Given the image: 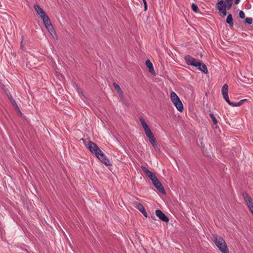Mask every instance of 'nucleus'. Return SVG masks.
I'll return each instance as SVG.
<instances>
[{"label": "nucleus", "instance_id": "f3484780", "mask_svg": "<svg viewBox=\"0 0 253 253\" xmlns=\"http://www.w3.org/2000/svg\"><path fill=\"white\" fill-rule=\"evenodd\" d=\"M146 65L147 66L149 72L154 76L156 75V72L154 70L153 64H146Z\"/></svg>", "mask_w": 253, "mask_h": 253}, {"label": "nucleus", "instance_id": "c756f323", "mask_svg": "<svg viewBox=\"0 0 253 253\" xmlns=\"http://www.w3.org/2000/svg\"><path fill=\"white\" fill-rule=\"evenodd\" d=\"M24 44L23 43V39H22V40L21 42V45H20V48L21 49L23 50L24 49Z\"/></svg>", "mask_w": 253, "mask_h": 253}, {"label": "nucleus", "instance_id": "ddd939ff", "mask_svg": "<svg viewBox=\"0 0 253 253\" xmlns=\"http://www.w3.org/2000/svg\"><path fill=\"white\" fill-rule=\"evenodd\" d=\"M185 60L186 63H201L200 62L198 61L196 59L193 58L191 56L189 55H187L185 56Z\"/></svg>", "mask_w": 253, "mask_h": 253}, {"label": "nucleus", "instance_id": "7c9ffc66", "mask_svg": "<svg viewBox=\"0 0 253 253\" xmlns=\"http://www.w3.org/2000/svg\"><path fill=\"white\" fill-rule=\"evenodd\" d=\"M238 104H239V106H240L243 104V101H242V100H241L240 101L238 102Z\"/></svg>", "mask_w": 253, "mask_h": 253}, {"label": "nucleus", "instance_id": "5701e85b", "mask_svg": "<svg viewBox=\"0 0 253 253\" xmlns=\"http://www.w3.org/2000/svg\"><path fill=\"white\" fill-rule=\"evenodd\" d=\"M191 8L193 11L195 12H198V7L197 5H196L195 3H192L191 5Z\"/></svg>", "mask_w": 253, "mask_h": 253}, {"label": "nucleus", "instance_id": "412c9836", "mask_svg": "<svg viewBox=\"0 0 253 253\" xmlns=\"http://www.w3.org/2000/svg\"><path fill=\"white\" fill-rule=\"evenodd\" d=\"M226 102L230 106L232 107H238L239 104H238V102L234 103L230 101L229 99L228 98L226 99Z\"/></svg>", "mask_w": 253, "mask_h": 253}, {"label": "nucleus", "instance_id": "b1692460", "mask_svg": "<svg viewBox=\"0 0 253 253\" xmlns=\"http://www.w3.org/2000/svg\"><path fill=\"white\" fill-rule=\"evenodd\" d=\"M113 86L115 88L116 91H117L118 90H120L121 88V87L116 83H113Z\"/></svg>", "mask_w": 253, "mask_h": 253}, {"label": "nucleus", "instance_id": "4c0bfd02", "mask_svg": "<svg viewBox=\"0 0 253 253\" xmlns=\"http://www.w3.org/2000/svg\"><path fill=\"white\" fill-rule=\"evenodd\" d=\"M80 91L81 90L79 88H78V91L79 93H80Z\"/></svg>", "mask_w": 253, "mask_h": 253}, {"label": "nucleus", "instance_id": "2f4dec72", "mask_svg": "<svg viewBox=\"0 0 253 253\" xmlns=\"http://www.w3.org/2000/svg\"><path fill=\"white\" fill-rule=\"evenodd\" d=\"M233 0H225L226 3H232Z\"/></svg>", "mask_w": 253, "mask_h": 253}, {"label": "nucleus", "instance_id": "c9c22d12", "mask_svg": "<svg viewBox=\"0 0 253 253\" xmlns=\"http://www.w3.org/2000/svg\"><path fill=\"white\" fill-rule=\"evenodd\" d=\"M8 97H9V99H10V100L11 99V97H12V96H11V95H10V96H8Z\"/></svg>", "mask_w": 253, "mask_h": 253}, {"label": "nucleus", "instance_id": "58836bf2", "mask_svg": "<svg viewBox=\"0 0 253 253\" xmlns=\"http://www.w3.org/2000/svg\"><path fill=\"white\" fill-rule=\"evenodd\" d=\"M81 140H83V141H84V139H83V138H82V139H81Z\"/></svg>", "mask_w": 253, "mask_h": 253}, {"label": "nucleus", "instance_id": "6ab92c4d", "mask_svg": "<svg viewBox=\"0 0 253 253\" xmlns=\"http://www.w3.org/2000/svg\"><path fill=\"white\" fill-rule=\"evenodd\" d=\"M144 131L146 135L147 136V137H148V138L154 136L150 128L145 129Z\"/></svg>", "mask_w": 253, "mask_h": 253}, {"label": "nucleus", "instance_id": "473e14b6", "mask_svg": "<svg viewBox=\"0 0 253 253\" xmlns=\"http://www.w3.org/2000/svg\"><path fill=\"white\" fill-rule=\"evenodd\" d=\"M240 0H235V3L236 4H238V3H239V2H240Z\"/></svg>", "mask_w": 253, "mask_h": 253}, {"label": "nucleus", "instance_id": "a878e982", "mask_svg": "<svg viewBox=\"0 0 253 253\" xmlns=\"http://www.w3.org/2000/svg\"><path fill=\"white\" fill-rule=\"evenodd\" d=\"M239 17L242 19L245 17V13L242 10L239 12Z\"/></svg>", "mask_w": 253, "mask_h": 253}, {"label": "nucleus", "instance_id": "e433bc0d", "mask_svg": "<svg viewBox=\"0 0 253 253\" xmlns=\"http://www.w3.org/2000/svg\"><path fill=\"white\" fill-rule=\"evenodd\" d=\"M242 101H243V103L245 102V101H247V99H242Z\"/></svg>", "mask_w": 253, "mask_h": 253}, {"label": "nucleus", "instance_id": "dca6fc26", "mask_svg": "<svg viewBox=\"0 0 253 253\" xmlns=\"http://www.w3.org/2000/svg\"><path fill=\"white\" fill-rule=\"evenodd\" d=\"M117 93L119 95V96L120 98V100L122 102H124L125 101V96L124 94V92L122 88H121L120 90H118Z\"/></svg>", "mask_w": 253, "mask_h": 253}, {"label": "nucleus", "instance_id": "423d86ee", "mask_svg": "<svg viewBox=\"0 0 253 253\" xmlns=\"http://www.w3.org/2000/svg\"><path fill=\"white\" fill-rule=\"evenodd\" d=\"M152 183L155 188L162 194H166V192L164 190V188L163 187V186L162 185L161 182L160 181V180L158 179V178H157L153 181H152Z\"/></svg>", "mask_w": 253, "mask_h": 253}, {"label": "nucleus", "instance_id": "f8f14e48", "mask_svg": "<svg viewBox=\"0 0 253 253\" xmlns=\"http://www.w3.org/2000/svg\"><path fill=\"white\" fill-rule=\"evenodd\" d=\"M191 65L194 66L196 69L200 70L203 71L204 73L207 74L208 72V69L206 64H190Z\"/></svg>", "mask_w": 253, "mask_h": 253}, {"label": "nucleus", "instance_id": "4be33fe9", "mask_svg": "<svg viewBox=\"0 0 253 253\" xmlns=\"http://www.w3.org/2000/svg\"><path fill=\"white\" fill-rule=\"evenodd\" d=\"M209 116H210V117L212 120V121L213 122V124L214 125L217 124V119L214 117V115L213 114H212V113H210Z\"/></svg>", "mask_w": 253, "mask_h": 253}, {"label": "nucleus", "instance_id": "72a5a7b5", "mask_svg": "<svg viewBox=\"0 0 253 253\" xmlns=\"http://www.w3.org/2000/svg\"><path fill=\"white\" fill-rule=\"evenodd\" d=\"M145 63H152L150 61V60L149 59H147L146 62H145Z\"/></svg>", "mask_w": 253, "mask_h": 253}, {"label": "nucleus", "instance_id": "2eb2a0df", "mask_svg": "<svg viewBox=\"0 0 253 253\" xmlns=\"http://www.w3.org/2000/svg\"><path fill=\"white\" fill-rule=\"evenodd\" d=\"M117 93L119 95V96L120 98V100L122 102H124L125 101V96L124 94V92L122 88H121L120 90H118Z\"/></svg>", "mask_w": 253, "mask_h": 253}, {"label": "nucleus", "instance_id": "9b49d317", "mask_svg": "<svg viewBox=\"0 0 253 253\" xmlns=\"http://www.w3.org/2000/svg\"><path fill=\"white\" fill-rule=\"evenodd\" d=\"M221 92L223 96V98L226 100L228 98V86L227 84H224L221 89Z\"/></svg>", "mask_w": 253, "mask_h": 253}, {"label": "nucleus", "instance_id": "c85d7f7f", "mask_svg": "<svg viewBox=\"0 0 253 253\" xmlns=\"http://www.w3.org/2000/svg\"><path fill=\"white\" fill-rule=\"evenodd\" d=\"M11 103H12V104L13 105V106L14 107H15L16 109H19V108H18V105H17V104H16V102H15V100H13V102H11Z\"/></svg>", "mask_w": 253, "mask_h": 253}, {"label": "nucleus", "instance_id": "39448f33", "mask_svg": "<svg viewBox=\"0 0 253 253\" xmlns=\"http://www.w3.org/2000/svg\"><path fill=\"white\" fill-rule=\"evenodd\" d=\"M216 7L219 11L224 16L226 15V4L223 0L218 1L216 4Z\"/></svg>", "mask_w": 253, "mask_h": 253}, {"label": "nucleus", "instance_id": "f704fd0d", "mask_svg": "<svg viewBox=\"0 0 253 253\" xmlns=\"http://www.w3.org/2000/svg\"><path fill=\"white\" fill-rule=\"evenodd\" d=\"M13 100H14L12 97H11V99L10 100L11 103L13 102Z\"/></svg>", "mask_w": 253, "mask_h": 253}, {"label": "nucleus", "instance_id": "aec40b11", "mask_svg": "<svg viewBox=\"0 0 253 253\" xmlns=\"http://www.w3.org/2000/svg\"><path fill=\"white\" fill-rule=\"evenodd\" d=\"M149 141L153 146L155 148L157 146V144L156 142V139L154 136H153L150 138H149Z\"/></svg>", "mask_w": 253, "mask_h": 253}, {"label": "nucleus", "instance_id": "7ed1b4c3", "mask_svg": "<svg viewBox=\"0 0 253 253\" xmlns=\"http://www.w3.org/2000/svg\"><path fill=\"white\" fill-rule=\"evenodd\" d=\"M213 241L217 247L222 253H229V251L224 239L218 236H214L213 237Z\"/></svg>", "mask_w": 253, "mask_h": 253}, {"label": "nucleus", "instance_id": "0eeeda50", "mask_svg": "<svg viewBox=\"0 0 253 253\" xmlns=\"http://www.w3.org/2000/svg\"><path fill=\"white\" fill-rule=\"evenodd\" d=\"M243 196L247 205L248 206L251 211L253 214V203L252 201L251 198L246 193H244Z\"/></svg>", "mask_w": 253, "mask_h": 253}, {"label": "nucleus", "instance_id": "4468645a", "mask_svg": "<svg viewBox=\"0 0 253 253\" xmlns=\"http://www.w3.org/2000/svg\"><path fill=\"white\" fill-rule=\"evenodd\" d=\"M226 22L230 26H233V19L232 16L231 14H229L226 18Z\"/></svg>", "mask_w": 253, "mask_h": 253}, {"label": "nucleus", "instance_id": "a211bd4d", "mask_svg": "<svg viewBox=\"0 0 253 253\" xmlns=\"http://www.w3.org/2000/svg\"><path fill=\"white\" fill-rule=\"evenodd\" d=\"M139 120L144 130L149 128L144 119H143L142 118H141Z\"/></svg>", "mask_w": 253, "mask_h": 253}, {"label": "nucleus", "instance_id": "bb28decb", "mask_svg": "<svg viewBox=\"0 0 253 253\" xmlns=\"http://www.w3.org/2000/svg\"><path fill=\"white\" fill-rule=\"evenodd\" d=\"M143 0V3H144V10L146 11L147 10V2H146V0Z\"/></svg>", "mask_w": 253, "mask_h": 253}, {"label": "nucleus", "instance_id": "393cba45", "mask_svg": "<svg viewBox=\"0 0 253 253\" xmlns=\"http://www.w3.org/2000/svg\"><path fill=\"white\" fill-rule=\"evenodd\" d=\"M246 22L248 24H251L253 23V19L252 18L247 17L245 19Z\"/></svg>", "mask_w": 253, "mask_h": 253}, {"label": "nucleus", "instance_id": "f03ea898", "mask_svg": "<svg viewBox=\"0 0 253 253\" xmlns=\"http://www.w3.org/2000/svg\"><path fill=\"white\" fill-rule=\"evenodd\" d=\"M87 148L102 163L106 166L111 165V163L104 153L95 143L90 141L87 144Z\"/></svg>", "mask_w": 253, "mask_h": 253}, {"label": "nucleus", "instance_id": "1a4fd4ad", "mask_svg": "<svg viewBox=\"0 0 253 253\" xmlns=\"http://www.w3.org/2000/svg\"><path fill=\"white\" fill-rule=\"evenodd\" d=\"M133 206L135 208L137 209L145 217H147V213L143 207V206L139 202H134Z\"/></svg>", "mask_w": 253, "mask_h": 253}, {"label": "nucleus", "instance_id": "20e7f679", "mask_svg": "<svg viewBox=\"0 0 253 253\" xmlns=\"http://www.w3.org/2000/svg\"><path fill=\"white\" fill-rule=\"evenodd\" d=\"M170 99L177 110L182 112L183 110V104L179 97L174 91L170 93Z\"/></svg>", "mask_w": 253, "mask_h": 253}, {"label": "nucleus", "instance_id": "6e6552de", "mask_svg": "<svg viewBox=\"0 0 253 253\" xmlns=\"http://www.w3.org/2000/svg\"><path fill=\"white\" fill-rule=\"evenodd\" d=\"M142 169L145 174L151 180L152 182L158 178L154 173L150 171L146 167L142 166Z\"/></svg>", "mask_w": 253, "mask_h": 253}, {"label": "nucleus", "instance_id": "9d476101", "mask_svg": "<svg viewBox=\"0 0 253 253\" xmlns=\"http://www.w3.org/2000/svg\"><path fill=\"white\" fill-rule=\"evenodd\" d=\"M156 214L163 221L166 222H168L169 221V218L162 211L157 210L156 211Z\"/></svg>", "mask_w": 253, "mask_h": 253}, {"label": "nucleus", "instance_id": "f257e3e1", "mask_svg": "<svg viewBox=\"0 0 253 253\" xmlns=\"http://www.w3.org/2000/svg\"><path fill=\"white\" fill-rule=\"evenodd\" d=\"M34 8L37 14L43 21V23L50 35L53 37L56 35L55 31L48 15L45 11L38 4H35Z\"/></svg>", "mask_w": 253, "mask_h": 253}, {"label": "nucleus", "instance_id": "cd10ccee", "mask_svg": "<svg viewBox=\"0 0 253 253\" xmlns=\"http://www.w3.org/2000/svg\"><path fill=\"white\" fill-rule=\"evenodd\" d=\"M232 3H227L226 4V8L227 7L228 9H230L232 7Z\"/></svg>", "mask_w": 253, "mask_h": 253}]
</instances>
